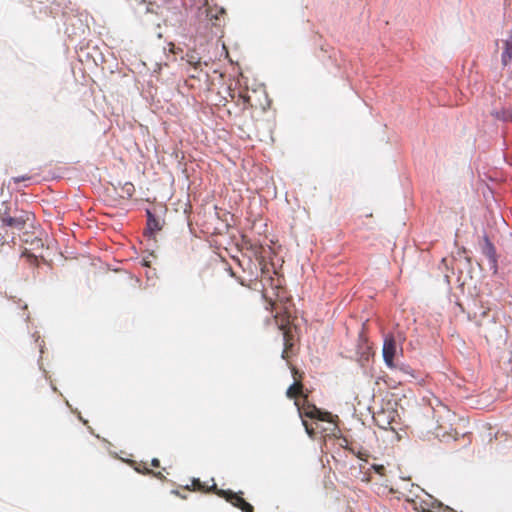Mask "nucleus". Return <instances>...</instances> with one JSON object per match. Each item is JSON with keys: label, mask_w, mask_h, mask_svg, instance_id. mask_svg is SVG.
Returning a JSON list of instances; mask_svg holds the SVG:
<instances>
[{"label": "nucleus", "mask_w": 512, "mask_h": 512, "mask_svg": "<svg viewBox=\"0 0 512 512\" xmlns=\"http://www.w3.org/2000/svg\"><path fill=\"white\" fill-rule=\"evenodd\" d=\"M262 295L271 306V310L278 309V303L288 300L287 292L281 285L280 278H273L269 275L267 264L261 267Z\"/></svg>", "instance_id": "nucleus-1"}, {"label": "nucleus", "mask_w": 512, "mask_h": 512, "mask_svg": "<svg viewBox=\"0 0 512 512\" xmlns=\"http://www.w3.org/2000/svg\"><path fill=\"white\" fill-rule=\"evenodd\" d=\"M212 485L209 486L206 483H202L199 479L192 480V489L199 492H213L217 496L224 498L227 502L231 503L234 507L240 509L242 512H253V506L243 498L242 492H233L232 490L219 489L211 479Z\"/></svg>", "instance_id": "nucleus-2"}, {"label": "nucleus", "mask_w": 512, "mask_h": 512, "mask_svg": "<svg viewBox=\"0 0 512 512\" xmlns=\"http://www.w3.org/2000/svg\"><path fill=\"white\" fill-rule=\"evenodd\" d=\"M433 418L436 422V434L437 436H450L456 435V429L454 427L457 417L447 406L439 403L433 408Z\"/></svg>", "instance_id": "nucleus-3"}, {"label": "nucleus", "mask_w": 512, "mask_h": 512, "mask_svg": "<svg viewBox=\"0 0 512 512\" xmlns=\"http://www.w3.org/2000/svg\"><path fill=\"white\" fill-rule=\"evenodd\" d=\"M405 335L401 331L396 333L388 334L384 338L383 343V359L385 364L389 368H396L395 358L403 353V343L405 341Z\"/></svg>", "instance_id": "nucleus-4"}, {"label": "nucleus", "mask_w": 512, "mask_h": 512, "mask_svg": "<svg viewBox=\"0 0 512 512\" xmlns=\"http://www.w3.org/2000/svg\"><path fill=\"white\" fill-rule=\"evenodd\" d=\"M295 404L298 407V412L302 418V423L305 427V430L310 437H314L315 428L304 419L305 417L326 422L332 421V415L329 412L321 411L314 404H310L307 400V396L304 397V400L301 404L298 401H296Z\"/></svg>", "instance_id": "nucleus-5"}, {"label": "nucleus", "mask_w": 512, "mask_h": 512, "mask_svg": "<svg viewBox=\"0 0 512 512\" xmlns=\"http://www.w3.org/2000/svg\"><path fill=\"white\" fill-rule=\"evenodd\" d=\"M33 214L24 210H16L14 215H11L9 206L4 202L3 207L0 208V227H9L13 230H22L26 224L31 221Z\"/></svg>", "instance_id": "nucleus-6"}, {"label": "nucleus", "mask_w": 512, "mask_h": 512, "mask_svg": "<svg viewBox=\"0 0 512 512\" xmlns=\"http://www.w3.org/2000/svg\"><path fill=\"white\" fill-rule=\"evenodd\" d=\"M276 325L279 330L282 331L283 341H284V349L282 351L281 357L284 360H289V358L293 355V346H294V335L292 333V329L289 321V314L285 310L284 313L280 311L276 312L274 316Z\"/></svg>", "instance_id": "nucleus-7"}, {"label": "nucleus", "mask_w": 512, "mask_h": 512, "mask_svg": "<svg viewBox=\"0 0 512 512\" xmlns=\"http://www.w3.org/2000/svg\"><path fill=\"white\" fill-rule=\"evenodd\" d=\"M373 420L375 424L384 430L395 432L399 424V414L390 404L373 412Z\"/></svg>", "instance_id": "nucleus-8"}, {"label": "nucleus", "mask_w": 512, "mask_h": 512, "mask_svg": "<svg viewBox=\"0 0 512 512\" xmlns=\"http://www.w3.org/2000/svg\"><path fill=\"white\" fill-rule=\"evenodd\" d=\"M407 505L404 509L409 510L413 509L415 512H433L434 509H444L446 512H455L448 506H444L443 503L433 498L429 494H425V496L419 497L413 500H406Z\"/></svg>", "instance_id": "nucleus-9"}, {"label": "nucleus", "mask_w": 512, "mask_h": 512, "mask_svg": "<svg viewBox=\"0 0 512 512\" xmlns=\"http://www.w3.org/2000/svg\"><path fill=\"white\" fill-rule=\"evenodd\" d=\"M357 457L360 461L359 463V473L361 476V480L364 482L371 481V471H373L375 474H378L379 476L385 475V467L384 465H379L376 463H369V457L370 454L363 449H360L357 452Z\"/></svg>", "instance_id": "nucleus-10"}, {"label": "nucleus", "mask_w": 512, "mask_h": 512, "mask_svg": "<svg viewBox=\"0 0 512 512\" xmlns=\"http://www.w3.org/2000/svg\"><path fill=\"white\" fill-rule=\"evenodd\" d=\"M363 329H365V324H363ZM357 355V361L363 367L367 366L374 356L372 344L366 337L364 330L358 336Z\"/></svg>", "instance_id": "nucleus-11"}, {"label": "nucleus", "mask_w": 512, "mask_h": 512, "mask_svg": "<svg viewBox=\"0 0 512 512\" xmlns=\"http://www.w3.org/2000/svg\"><path fill=\"white\" fill-rule=\"evenodd\" d=\"M482 251H483V254L488 258V260L493 265H495L497 262L495 247L487 237H485V239H484V245H483Z\"/></svg>", "instance_id": "nucleus-12"}, {"label": "nucleus", "mask_w": 512, "mask_h": 512, "mask_svg": "<svg viewBox=\"0 0 512 512\" xmlns=\"http://www.w3.org/2000/svg\"><path fill=\"white\" fill-rule=\"evenodd\" d=\"M186 62L191 65L195 70L201 67V57L195 50L188 51L183 57Z\"/></svg>", "instance_id": "nucleus-13"}, {"label": "nucleus", "mask_w": 512, "mask_h": 512, "mask_svg": "<svg viewBox=\"0 0 512 512\" xmlns=\"http://www.w3.org/2000/svg\"><path fill=\"white\" fill-rule=\"evenodd\" d=\"M492 115L503 122H512V107H502L493 111Z\"/></svg>", "instance_id": "nucleus-14"}, {"label": "nucleus", "mask_w": 512, "mask_h": 512, "mask_svg": "<svg viewBox=\"0 0 512 512\" xmlns=\"http://www.w3.org/2000/svg\"><path fill=\"white\" fill-rule=\"evenodd\" d=\"M303 385L300 381H295L286 392L288 398H296L302 394Z\"/></svg>", "instance_id": "nucleus-15"}, {"label": "nucleus", "mask_w": 512, "mask_h": 512, "mask_svg": "<svg viewBox=\"0 0 512 512\" xmlns=\"http://www.w3.org/2000/svg\"><path fill=\"white\" fill-rule=\"evenodd\" d=\"M121 194L120 196L123 198H131L135 193V187L131 182H126L120 187Z\"/></svg>", "instance_id": "nucleus-16"}, {"label": "nucleus", "mask_w": 512, "mask_h": 512, "mask_svg": "<svg viewBox=\"0 0 512 512\" xmlns=\"http://www.w3.org/2000/svg\"><path fill=\"white\" fill-rule=\"evenodd\" d=\"M147 227L152 233L161 229L158 220L150 212H148Z\"/></svg>", "instance_id": "nucleus-17"}, {"label": "nucleus", "mask_w": 512, "mask_h": 512, "mask_svg": "<svg viewBox=\"0 0 512 512\" xmlns=\"http://www.w3.org/2000/svg\"><path fill=\"white\" fill-rule=\"evenodd\" d=\"M250 100H251V98L248 94H241V95H239L237 104L242 105L243 109L252 108L253 105L251 104Z\"/></svg>", "instance_id": "nucleus-18"}, {"label": "nucleus", "mask_w": 512, "mask_h": 512, "mask_svg": "<svg viewBox=\"0 0 512 512\" xmlns=\"http://www.w3.org/2000/svg\"><path fill=\"white\" fill-rule=\"evenodd\" d=\"M398 368H399L401 371H403L404 373H406V374H409V375H411V376H413V377L415 376V375H414V371H413V370L410 368V366H408V365H404V364H402V365H400Z\"/></svg>", "instance_id": "nucleus-19"}, {"label": "nucleus", "mask_w": 512, "mask_h": 512, "mask_svg": "<svg viewBox=\"0 0 512 512\" xmlns=\"http://www.w3.org/2000/svg\"><path fill=\"white\" fill-rule=\"evenodd\" d=\"M30 176L28 175H23V176H20V177H13L11 180L15 183V184H18L19 182L21 181H27V180H30Z\"/></svg>", "instance_id": "nucleus-20"}, {"label": "nucleus", "mask_w": 512, "mask_h": 512, "mask_svg": "<svg viewBox=\"0 0 512 512\" xmlns=\"http://www.w3.org/2000/svg\"><path fill=\"white\" fill-rule=\"evenodd\" d=\"M367 434H368L369 441H375L376 440V435H375V433L373 431L368 430Z\"/></svg>", "instance_id": "nucleus-21"}, {"label": "nucleus", "mask_w": 512, "mask_h": 512, "mask_svg": "<svg viewBox=\"0 0 512 512\" xmlns=\"http://www.w3.org/2000/svg\"><path fill=\"white\" fill-rule=\"evenodd\" d=\"M151 465L153 467H159L160 466V461L157 459V458H154L152 461H151Z\"/></svg>", "instance_id": "nucleus-22"}, {"label": "nucleus", "mask_w": 512, "mask_h": 512, "mask_svg": "<svg viewBox=\"0 0 512 512\" xmlns=\"http://www.w3.org/2000/svg\"><path fill=\"white\" fill-rule=\"evenodd\" d=\"M207 15L212 19V18H215L216 20L218 19V15L217 14H212V11L211 10H208L207 12Z\"/></svg>", "instance_id": "nucleus-23"}, {"label": "nucleus", "mask_w": 512, "mask_h": 512, "mask_svg": "<svg viewBox=\"0 0 512 512\" xmlns=\"http://www.w3.org/2000/svg\"><path fill=\"white\" fill-rule=\"evenodd\" d=\"M158 478L162 479L163 478V475L161 472H158L157 474H155Z\"/></svg>", "instance_id": "nucleus-24"}, {"label": "nucleus", "mask_w": 512, "mask_h": 512, "mask_svg": "<svg viewBox=\"0 0 512 512\" xmlns=\"http://www.w3.org/2000/svg\"><path fill=\"white\" fill-rule=\"evenodd\" d=\"M219 13H220L221 15H223V14H225V10H224L223 8H221V9L219 10Z\"/></svg>", "instance_id": "nucleus-25"}, {"label": "nucleus", "mask_w": 512, "mask_h": 512, "mask_svg": "<svg viewBox=\"0 0 512 512\" xmlns=\"http://www.w3.org/2000/svg\"><path fill=\"white\" fill-rule=\"evenodd\" d=\"M0 242L3 244V243H5V242H6V239H5L4 237H1V238H0Z\"/></svg>", "instance_id": "nucleus-26"}, {"label": "nucleus", "mask_w": 512, "mask_h": 512, "mask_svg": "<svg viewBox=\"0 0 512 512\" xmlns=\"http://www.w3.org/2000/svg\"><path fill=\"white\" fill-rule=\"evenodd\" d=\"M293 373L294 375L297 373V370H295V368H293Z\"/></svg>", "instance_id": "nucleus-27"}]
</instances>
